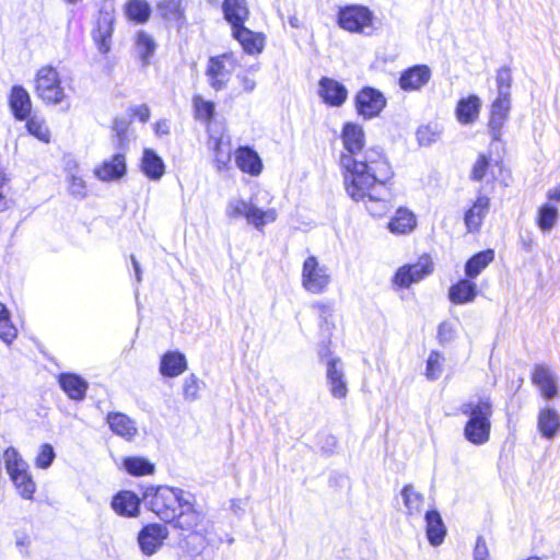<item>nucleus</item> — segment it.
Returning <instances> with one entry per match:
<instances>
[{"label":"nucleus","instance_id":"603ef678","mask_svg":"<svg viewBox=\"0 0 560 560\" xmlns=\"http://www.w3.org/2000/svg\"><path fill=\"white\" fill-rule=\"evenodd\" d=\"M55 456L56 454L54 447L48 443L43 444L39 447V452L35 458L36 467L40 469L49 468L55 459Z\"/></svg>","mask_w":560,"mask_h":560},{"label":"nucleus","instance_id":"bf43d9fd","mask_svg":"<svg viewBox=\"0 0 560 560\" xmlns=\"http://www.w3.org/2000/svg\"><path fill=\"white\" fill-rule=\"evenodd\" d=\"M131 115L137 117L141 122H147L150 118V108L145 104L132 107Z\"/></svg>","mask_w":560,"mask_h":560},{"label":"nucleus","instance_id":"f03ea898","mask_svg":"<svg viewBox=\"0 0 560 560\" xmlns=\"http://www.w3.org/2000/svg\"><path fill=\"white\" fill-rule=\"evenodd\" d=\"M462 413L467 417L465 439L474 445H483L490 440L493 405L489 397H476L465 402Z\"/></svg>","mask_w":560,"mask_h":560},{"label":"nucleus","instance_id":"79ce46f5","mask_svg":"<svg viewBox=\"0 0 560 560\" xmlns=\"http://www.w3.org/2000/svg\"><path fill=\"white\" fill-rule=\"evenodd\" d=\"M136 51L143 65H148L155 52L156 44L154 39L144 31H139L136 35Z\"/></svg>","mask_w":560,"mask_h":560},{"label":"nucleus","instance_id":"dca6fc26","mask_svg":"<svg viewBox=\"0 0 560 560\" xmlns=\"http://www.w3.org/2000/svg\"><path fill=\"white\" fill-rule=\"evenodd\" d=\"M532 380L545 399H552L558 396V377L548 366H535Z\"/></svg>","mask_w":560,"mask_h":560},{"label":"nucleus","instance_id":"680f3d73","mask_svg":"<svg viewBox=\"0 0 560 560\" xmlns=\"http://www.w3.org/2000/svg\"><path fill=\"white\" fill-rule=\"evenodd\" d=\"M241 83H242V86H243V90L245 92H253L256 88V82L254 79L252 78H248L247 75H244V77H241Z\"/></svg>","mask_w":560,"mask_h":560},{"label":"nucleus","instance_id":"e433bc0d","mask_svg":"<svg viewBox=\"0 0 560 560\" xmlns=\"http://www.w3.org/2000/svg\"><path fill=\"white\" fill-rule=\"evenodd\" d=\"M494 259V252L487 249L474 255L465 265V275L469 279L478 277Z\"/></svg>","mask_w":560,"mask_h":560},{"label":"nucleus","instance_id":"c85d7f7f","mask_svg":"<svg viewBox=\"0 0 560 560\" xmlns=\"http://www.w3.org/2000/svg\"><path fill=\"white\" fill-rule=\"evenodd\" d=\"M58 383L67 396L73 400H82L89 388L88 382L73 373H61Z\"/></svg>","mask_w":560,"mask_h":560},{"label":"nucleus","instance_id":"393cba45","mask_svg":"<svg viewBox=\"0 0 560 560\" xmlns=\"http://www.w3.org/2000/svg\"><path fill=\"white\" fill-rule=\"evenodd\" d=\"M106 421L115 434L127 441H132L138 434L136 422L125 413L109 412Z\"/></svg>","mask_w":560,"mask_h":560},{"label":"nucleus","instance_id":"4c0bfd02","mask_svg":"<svg viewBox=\"0 0 560 560\" xmlns=\"http://www.w3.org/2000/svg\"><path fill=\"white\" fill-rule=\"evenodd\" d=\"M26 120V129L30 135L35 137L43 143H49L51 139L50 129L46 119L38 115L28 116Z\"/></svg>","mask_w":560,"mask_h":560},{"label":"nucleus","instance_id":"13d9d810","mask_svg":"<svg viewBox=\"0 0 560 560\" xmlns=\"http://www.w3.org/2000/svg\"><path fill=\"white\" fill-rule=\"evenodd\" d=\"M474 560H489V550L482 537H478L474 549Z\"/></svg>","mask_w":560,"mask_h":560},{"label":"nucleus","instance_id":"2eb2a0df","mask_svg":"<svg viewBox=\"0 0 560 560\" xmlns=\"http://www.w3.org/2000/svg\"><path fill=\"white\" fill-rule=\"evenodd\" d=\"M203 518V514L195 508L192 494L189 493L174 520L175 527L186 532H198Z\"/></svg>","mask_w":560,"mask_h":560},{"label":"nucleus","instance_id":"f3484780","mask_svg":"<svg viewBox=\"0 0 560 560\" xmlns=\"http://www.w3.org/2000/svg\"><path fill=\"white\" fill-rule=\"evenodd\" d=\"M127 171L126 158L122 153H116L110 159L103 161L95 170V176L103 182L120 179Z\"/></svg>","mask_w":560,"mask_h":560},{"label":"nucleus","instance_id":"6e6d98bb","mask_svg":"<svg viewBox=\"0 0 560 560\" xmlns=\"http://www.w3.org/2000/svg\"><path fill=\"white\" fill-rule=\"evenodd\" d=\"M318 312H319V317H320V328L323 331L327 332V334H330L331 332V329L334 328V323H332V316H334V312H332V308L330 305L328 304H317L315 306Z\"/></svg>","mask_w":560,"mask_h":560},{"label":"nucleus","instance_id":"ddd939ff","mask_svg":"<svg viewBox=\"0 0 560 560\" xmlns=\"http://www.w3.org/2000/svg\"><path fill=\"white\" fill-rule=\"evenodd\" d=\"M385 105L386 100L384 95L373 88H364L355 96L358 114L365 119L376 117Z\"/></svg>","mask_w":560,"mask_h":560},{"label":"nucleus","instance_id":"f704fd0d","mask_svg":"<svg viewBox=\"0 0 560 560\" xmlns=\"http://www.w3.org/2000/svg\"><path fill=\"white\" fill-rule=\"evenodd\" d=\"M450 300L455 304L472 302L477 295V285L471 279H462L450 289Z\"/></svg>","mask_w":560,"mask_h":560},{"label":"nucleus","instance_id":"9d476101","mask_svg":"<svg viewBox=\"0 0 560 560\" xmlns=\"http://www.w3.org/2000/svg\"><path fill=\"white\" fill-rule=\"evenodd\" d=\"M433 271V262L430 256H421L416 264L404 265L397 269L394 275V285L407 289L411 284L417 283L431 275Z\"/></svg>","mask_w":560,"mask_h":560},{"label":"nucleus","instance_id":"7ed1b4c3","mask_svg":"<svg viewBox=\"0 0 560 560\" xmlns=\"http://www.w3.org/2000/svg\"><path fill=\"white\" fill-rule=\"evenodd\" d=\"M70 78H62L57 68L47 65L36 71L34 79V93L45 105L70 107L71 90Z\"/></svg>","mask_w":560,"mask_h":560},{"label":"nucleus","instance_id":"a19ab883","mask_svg":"<svg viewBox=\"0 0 560 560\" xmlns=\"http://www.w3.org/2000/svg\"><path fill=\"white\" fill-rule=\"evenodd\" d=\"M400 494L402 497L407 513L410 516L420 515L423 508V495L416 491L411 485L405 486Z\"/></svg>","mask_w":560,"mask_h":560},{"label":"nucleus","instance_id":"0e129e2a","mask_svg":"<svg viewBox=\"0 0 560 560\" xmlns=\"http://www.w3.org/2000/svg\"><path fill=\"white\" fill-rule=\"evenodd\" d=\"M548 199L556 200L560 202V186L555 187L548 191Z\"/></svg>","mask_w":560,"mask_h":560},{"label":"nucleus","instance_id":"9b49d317","mask_svg":"<svg viewBox=\"0 0 560 560\" xmlns=\"http://www.w3.org/2000/svg\"><path fill=\"white\" fill-rule=\"evenodd\" d=\"M326 383L335 399H346L348 396V380L339 357L328 355L326 360Z\"/></svg>","mask_w":560,"mask_h":560},{"label":"nucleus","instance_id":"4be33fe9","mask_svg":"<svg viewBox=\"0 0 560 560\" xmlns=\"http://www.w3.org/2000/svg\"><path fill=\"white\" fill-rule=\"evenodd\" d=\"M431 78L428 66H413L404 71L399 78V85L404 91H418L424 86Z\"/></svg>","mask_w":560,"mask_h":560},{"label":"nucleus","instance_id":"3c124183","mask_svg":"<svg viewBox=\"0 0 560 560\" xmlns=\"http://www.w3.org/2000/svg\"><path fill=\"white\" fill-rule=\"evenodd\" d=\"M158 12L167 20L178 21L182 15L179 0H163L158 3Z\"/></svg>","mask_w":560,"mask_h":560},{"label":"nucleus","instance_id":"0eeeda50","mask_svg":"<svg viewBox=\"0 0 560 560\" xmlns=\"http://www.w3.org/2000/svg\"><path fill=\"white\" fill-rule=\"evenodd\" d=\"M330 281V271L326 265L314 255L305 258L301 272V284L305 291L322 294L328 289Z\"/></svg>","mask_w":560,"mask_h":560},{"label":"nucleus","instance_id":"e2e57ef3","mask_svg":"<svg viewBox=\"0 0 560 560\" xmlns=\"http://www.w3.org/2000/svg\"><path fill=\"white\" fill-rule=\"evenodd\" d=\"M130 259H131V262H132V267L135 269L136 280H137V282H141V280H142V270H141L140 264L136 259L135 256H131Z\"/></svg>","mask_w":560,"mask_h":560},{"label":"nucleus","instance_id":"69168bd1","mask_svg":"<svg viewBox=\"0 0 560 560\" xmlns=\"http://www.w3.org/2000/svg\"><path fill=\"white\" fill-rule=\"evenodd\" d=\"M261 195H262V197H261L262 200H266L268 202L270 201V195L268 191H262Z\"/></svg>","mask_w":560,"mask_h":560},{"label":"nucleus","instance_id":"8fccbe9b","mask_svg":"<svg viewBox=\"0 0 560 560\" xmlns=\"http://www.w3.org/2000/svg\"><path fill=\"white\" fill-rule=\"evenodd\" d=\"M441 133L442 129L438 125H425L417 130V139L420 145H431L440 139Z\"/></svg>","mask_w":560,"mask_h":560},{"label":"nucleus","instance_id":"473e14b6","mask_svg":"<svg viewBox=\"0 0 560 560\" xmlns=\"http://www.w3.org/2000/svg\"><path fill=\"white\" fill-rule=\"evenodd\" d=\"M140 167L151 180H160L165 173L163 160L152 149L143 150Z\"/></svg>","mask_w":560,"mask_h":560},{"label":"nucleus","instance_id":"cd10ccee","mask_svg":"<svg viewBox=\"0 0 560 560\" xmlns=\"http://www.w3.org/2000/svg\"><path fill=\"white\" fill-rule=\"evenodd\" d=\"M222 10L224 19L232 26V31L243 26L249 15L246 0H224Z\"/></svg>","mask_w":560,"mask_h":560},{"label":"nucleus","instance_id":"49530a36","mask_svg":"<svg viewBox=\"0 0 560 560\" xmlns=\"http://www.w3.org/2000/svg\"><path fill=\"white\" fill-rule=\"evenodd\" d=\"M124 467L133 476L150 475L154 470L153 464L142 457H127L124 460Z\"/></svg>","mask_w":560,"mask_h":560},{"label":"nucleus","instance_id":"c9c22d12","mask_svg":"<svg viewBox=\"0 0 560 560\" xmlns=\"http://www.w3.org/2000/svg\"><path fill=\"white\" fill-rule=\"evenodd\" d=\"M427 536L431 545L439 546L446 533L441 515L436 511L425 513Z\"/></svg>","mask_w":560,"mask_h":560},{"label":"nucleus","instance_id":"f8f14e48","mask_svg":"<svg viewBox=\"0 0 560 560\" xmlns=\"http://www.w3.org/2000/svg\"><path fill=\"white\" fill-rule=\"evenodd\" d=\"M168 537V529L161 524L145 525L138 534L140 550L145 556H153Z\"/></svg>","mask_w":560,"mask_h":560},{"label":"nucleus","instance_id":"72a5a7b5","mask_svg":"<svg viewBox=\"0 0 560 560\" xmlns=\"http://www.w3.org/2000/svg\"><path fill=\"white\" fill-rule=\"evenodd\" d=\"M417 225L416 215L406 208H399L388 222V230L393 234H409Z\"/></svg>","mask_w":560,"mask_h":560},{"label":"nucleus","instance_id":"37998d69","mask_svg":"<svg viewBox=\"0 0 560 560\" xmlns=\"http://www.w3.org/2000/svg\"><path fill=\"white\" fill-rule=\"evenodd\" d=\"M126 15L136 23H145L151 14V9L145 0H129L125 7Z\"/></svg>","mask_w":560,"mask_h":560},{"label":"nucleus","instance_id":"6e6552de","mask_svg":"<svg viewBox=\"0 0 560 560\" xmlns=\"http://www.w3.org/2000/svg\"><path fill=\"white\" fill-rule=\"evenodd\" d=\"M373 13L362 5H349L340 9L338 24L341 28L353 33L370 34L373 26Z\"/></svg>","mask_w":560,"mask_h":560},{"label":"nucleus","instance_id":"864d4df0","mask_svg":"<svg viewBox=\"0 0 560 560\" xmlns=\"http://www.w3.org/2000/svg\"><path fill=\"white\" fill-rule=\"evenodd\" d=\"M457 336V325L453 322H443L439 326L438 339L441 345H446L455 340Z\"/></svg>","mask_w":560,"mask_h":560},{"label":"nucleus","instance_id":"f257e3e1","mask_svg":"<svg viewBox=\"0 0 560 560\" xmlns=\"http://www.w3.org/2000/svg\"><path fill=\"white\" fill-rule=\"evenodd\" d=\"M343 151L340 166L348 196L362 202L374 217H382L392 208V191L387 185L393 176L392 167L381 150L368 149L363 128L348 122L342 128Z\"/></svg>","mask_w":560,"mask_h":560},{"label":"nucleus","instance_id":"ea45409f","mask_svg":"<svg viewBox=\"0 0 560 560\" xmlns=\"http://www.w3.org/2000/svg\"><path fill=\"white\" fill-rule=\"evenodd\" d=\"M10 479L12 480L16 491L23 499L33 500L34 493L36 491V483L33 480V477L30 474L28 469L23 472L11 476Z\"/></svg>","mask_w":560,"mask_h":560},{"label":"nucleus","instance_id":"4d7b16f0","mask_svg":"<svg viewBox=\"0 0 560 560\" xmlns=\"http://www.w3.org/2000/svg\"><path fill=\"white\" fill-rule=\"evenodd\" d=\"M489 168L490 159L485 154H480L472 166L471 178L475 180L483 179L487 176Z\"/></svg>","mask_w":560,"mask_h":560},{"label":"nucleus","instance_id":"423d86ee","mask_svg":"<svg viewBox=\"0 0 560 560\" xmlns=\"http://www.w3.org/2000/svg\"><path fill=\"white\" fill-rule=\"evenodd\" d=\"M257 203V197L252 198L250 201L233 198L228 202L225 214L231 219L245 217L249 224L261 230L266 224L277 220V211L273 208L262 210Z\"/></svg>","mask_w":560,"mask_h":560},{"label":"nucleus","instance_id":"bb28decb","mask_svg":"<svg viewBox=\"0 0 560 560\" xmlns=\"http://www.w3.org/2000/svg\"><path fill=\"white\" fill-rule=\"evenodd\" d=\"M233 37L241 44L244 51L250 55L260 54L265 46V36L255 33L244 25L232 31Z\"/></svg>","mask_w":560,"mask_h":560},{"label":"nucleus","instance_id":"aec40b11","mask_svg":"<svg viewBox=\"0 0 560 560\" xmlns=\"http://www.w3.org/2000/svg\"><path fill=\"white\" fill-rule=\"evenodd\" d=\"M537 428L542 438L555 439L560 433V413L557 409L545 406L539 409Z\"/></svg>","mask_w":560,"mask_h":560},{"label":"nucleus","instance_id":"20e7f679","mask_svg":"<svg viewBox=\"0 0 560 560\" xmlns=\"http://www.w3.org/2000/svg\"><path fill=\"white\" fill-rule=\"evenodd\" d=\"M188 494L178 488L151 487L144 491L143 500L145 505L162 521L173 522Z\"/></svg>","mask_w":560,"mask_h":560},{"label":"nucleus","instance_id":"b1692460","mask_svg":"<svg viewBox=\"0 0 560 560\" xmlns=\"http://www.w3.org/2000/svg\"><path fill=\"white\" fill-rule=\"evenodd\" d=\"M114 15L112 12H101L96 28L93 31V39L102 52H107L110 48V38L114 28Z\"/></svg>","mask_w":560,"mask_h":560},{"label":"nucleus","instance_id":"6ab92c4d","mask_svg":"<svg viewBox=\"0 0 560 560\" xmlns=\"http://www.w3.org/2000/svg\"><path fill=\"white\" fill-rule=\"evenodd\" d=\"M481 105V100L475 94L460 98L455 107L457 121L466 126L475 124L479 118Z\"/></svg>","mask_w":560,"mask_h":560},{"label":"nucleus","instance_id":"a878e982","mask_svg":"<svg viewBox=\"0 0 560 560\" xmlns=\"http://www.w3.org/2000/svg\"><path fill=\"white\" fill-rule=\"evenodd\" d=\"M159 370L165 377H177L187 370L186 357L179 351H167L161 358Z\"/></svg>","mask_w":560,"mask_h":560},{"label":"nucleus","instance_id":"052dcab7","mask_svg":"<svg viewBox=\"0 0 560 560\" xmlns=\"http://www.w3.org/2000/svg\"><path fill=\"white\" fill-rule=\"evenodd\" d=\"M154 131L158 136H164L170 133V125L165 119L159 120L154 125Z\"/></svg>","mask_w":560,"mask_h":560},{"label":"nucleus","instance_id":"5701e85b","mask_svg":"<svg viewBox=\"0 0 560 560\" xmlns=\"http://www.w3.org/2000/svg\"><path fill=\"white\" fill-rule=\"evenodd\" d=\"M63 170L68 183V191L74 198L83 199L86 196V185L80 175L79 163L71 158L65 160Z\"/></svg>","mask_w":560,"mask_h":560},{"label":"nucleus","instance_id":"2f4dec72","mask_svg":"<svg viewBox=\"0 0 560 560\" xmlns=\"http://www.w3.org/2000/svg\"><path fill=\"white\" fill-rule=\"evenodd\" d=\"M235 163L242 172L252 176L259 175L262 170L260 158L249 148H240L235 152Z\"/></svg>","mask_w":560,"mask_h":560},{"label":"nucleus","instance_id":"de8ad7c7","mask_svg":"<svg viewBox=\"0 0 560 560\" xmlns=\"http://www.w3.org/2000/svg\"><path fill=\"white\" fill-rule=\"evenodd\" d=\"M445 358L442 353L438 351H431L428 360H427V369L425 376L430 381L438 380L443 372Z\"/></svg>","mask_w":560,"mask_h":560},{"label":"nucleus","instance_id":"39448f33","mask_svg":"<svg viewBox=\"0 0 560 560\" xmlns=\"http://www.w3.org/2000/svg\"><path fill=\"white\" fill-rule=\"evenodd\" d=\"M512 74L509 68H500L497 72L498 96L490 107L489 129L494 140H500L502 128L509 118L511 108Z\"/></svg>","mask_w":560,"mask_h":560},{"label":"nucleus","instance_id":"4468645a","mask_svg":"<svg viewBox=\"0 0 560 560\" xmlns=\"http://www.w3.org/2000/svg\"><path fill=\"white\" fill-rule=\"evenodd\" d=\"M208 147L213 152L215 167L219 172L225 171L231 162V142L222 132L208 129Z\"/></svg>","mask_w":560,"mask_h":560},{"label":"nucleus","instance_id":"338daca9","mask_svg":"<svg viewBox=\"0 0 560 560\" xmlns=\"http://www.w3.org/2000/svg\"><path fill=\"white\" fill-rule=\"evenodd\" d=\"M63 1L68 4H77V3L81 2L82 0H63Z\"/></svg>","mask_w":560,"mask_h":560},{"label":"nucleus","instance_id":"412c9836","mask_svg":"<svg viewBox=\"0 0 560 560\" xmlns=\"http://www.w3.org/2000/svg\"><path fill=\"white\" fill-rule=\"evenodd\" d=\"M9 105L15 119L23 121L32 112L30 93L21 85H14L9 96Z\"/></svg>","mask_w":560,"mask_h":560},{"label":"nucleus","instance_id":"c03bdc74","mask_svg":"<svg viewBox=\"0 0 560 560\" xmlns=\"http://www.w3.org/2000/svg\"><path fill=\"white\" fill-rule=\"evenodd\" d=\"M18 337V329L12 324L10 313L4 304L0 302V339L11 345Z\"/></svg>","mask_w":560,"mask_h":560},{"label":"nucleus","instance_id":"58836bf2","mask_svg":"<svg viewBox=\"0 0 560 560\" xmlns=\"http://www.w3.org/2000/svg\"><path fill=\"white\" fill-rule=\"evenodd\" d=\"M2 459L10 477L28 469L27 462L14 447H8L3 453Z\"/></svg>","mask_w":560,"mask_h":560},{"label":"nucleus","instance_id":"c756f323","mask_svg":"<svg viewBox=\"0 0 560 560\" xmlns=\"http://www.w3.org/2000/svg\"><path fill=\"white\" fill-rule=\"evenodd\" d=\"M490 208V199L479 196L474 205L466 211L464 220L468 232H476L481 226Z\"/></svg>","mask_w":560,"mask_h":560},{"label":"nucleus","instance_id":"1a4fd4ad","mask_svg":"<svg viewBox=\"0 0 560 560\" xmlns=\"http://www.w3.org/2000/svg\"><path fill=\"white\" fill-rule=\"evenodd\" d=\"M236 62L233 54L211 57L207 67V77L211 88L217 91L224 89L236 68Z\"/></svg>","mask_w":560,"mask_h":560},{"label":"nucleus","instance_id":"a211bd4d","mask_svg":"<svg viewBox=\"0 0 560 560\" xmlns=\"http://www.w3.org/2000/svg\"><path fill=\"white\" fill-rule=\"evenodd\" d=\"M318 94L326 104L339 107L346 102L348 90L342 83L325 77L318 83Z\"/></svg>","mask_w":560,"mask_h":560},{"label":"nucleus","instance_id":"774afa93","mask_svg":"<svg viewBox=\"0 0 560 560\" xmlns=\"http://www.w3.org/2000/svg\"><path fill=\"white\" fill-rule=\"evenodd\" d=\"M290 24H291L292 26H294V27H296V26H298V25H296V20H295V19H294V20H291V21H290Z\"/></svg>","mask_w":560,"mask_h":560},{"label":"nucleus","instance_id":"7c9ffc66","mask_svg":"<svg viewBox=\"0 0 560 560\" xmlns=\"http://www.w3.org/2000/svg\"><path fill=\"white\" fill-rule=\"evenodd\" d=\"M140 500L131 491H121L112 501L113 510L122 516L132 517L139 513Z\"/></svg>","mask_w":560,"mask_h":560},{"label":"nucleus","instance_id":"a18cd8bd","mask_svg":"<svg viewBox=\"0 0 560 560\" xmlns=\"http://www.w3.org/2000/svg\"><path fill=\"white\" fill-rule=\"evenodd\" d=\"M558 221V209L550 203H545L538 210L537 224L542 232L550 231Z\"/></svg>","mask_w":560,"mask_h":560},{"label":"nucleus","instance_id":"09e8293b","mask_svg":"<svg viewBox=\"0 0 560 560\" xmlns=\"http://www.w3.org/2000/svg\"><path fill=\"white\" fill-rule=\"evenodd\" d=\"M195 107L196 117L202 119L207 124H210L214 115V103L206 101L203 97L197 95L192 100Z\"/></svg>","mask_w":560,"mask_h":560},{"label":"nucleus","instance_id":"5fc2aeb1","mask_svg":"<svg viewBox=\"0 0 560 560\" xmlns=\"http://www.w3.org/2000/svg\"><path fill=\"white\" fill-rule=\"evenodd\" d=\"M183 390L186 400L192 401L199 398L200 382L195 374L185 378Z\"/></svg>","mask_w":560,"mask_h":560}]
</instances>
